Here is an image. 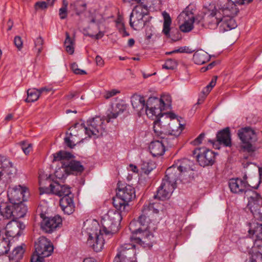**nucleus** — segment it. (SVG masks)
Wrapping results in <instances>:
<instances>
[{
    "mask_svg": "<svg viewBox=\"0 0 262 262\" xmlns=\"http://www.w3.org/2000/svg\"><path fill=\"white\" fill-rule=\"evenodd\" d=\"M121 220V215L118 211L110 210L102 218V229H99V224L97 221H93L86 228V232L89 235L87 244L94 251H101L104 244V236L109 237L117 232Z\"/></svg>",
    "mask_w": 262,
    "mask_h": 262,
    "instance_id": "f257e3e1",
    "label": "nucleus"
},
{
    "mask_svg": "<svg viewBox=\"0 0 262 262\" xmlns=\"http://www.w3.org/2000/svg\"><path fill=\"white\" fill-rule=\"evenodd\" d=\"M230 191L235 194L245 193L248 198L247 208L250 210L254 217L262 221V198L256 192L249 189V185L247 181L240 178H233L228 182Z\"/></svg>",
    "mask_w": 262,
    "mask_h": 262,
    "instance_id": "f03ea898",
    "label": "nucleus"
},
{
    "mask_svg": "<svg viewBox=\"0 0 262 262\" xmlns=\"http://www.w3.org/2000/svg\"><path fill=\"white\" fill-rule=\"evenodd\" d=\"M214 8L220 12L223 18L222 24L220 25V31L225 32L237 27V25L233 18L238 9L236 5L230 0H219Z\"/></svg>",
    "mask_w": 262,
    "mask_h": 262,
    "instance_id": "7ed1b4c3",
    "label": "nucleus"
},
{
    "mask_svg": "<svg viewBox=\"0 0 262 262\" xmlns=\"http://www.w3.org/2000/svg\"><path fill=\"white\" fill-rule=\"evenodd\" d=\"M128 227L132 234L130 238L133 243H137L144 248H150L152 246L154 239L152 233L144 229L138 220H133Z\"/></svg>",
    "mask_w": 262,
    "mask_h": 262,
    "instance_id": "20e7f679",
    "label": "nucleus"
},
{
    "mask_svg": "<svg viewBox=\"0 0 262 262\" xmlns=\"http://www.w3.org/2000/svg\"><path fill=\"white\" fill-rule=\"evenodd\" d=\"M117 189L116 195L113 198V204L117 210L116 211L122 216L121 213L125 212L128 203L135 198V190L133 187L129 185L122 187L118 185Z\"/></svg>",
    "mask_w": 262,
    "mask_h": 262,
    "instance_id": "39448f33",
    "label": "nucleus"
},
{
    "mask_svg": "<svg viewBox=\"0 0 262 262\" xmlns=\"http://www.w3.org/2000/svg\"><path fill=\"white\" fill-rule=\"evenodd\" d=\"M193 163L188 159L178 160L175 164L168 168L165 172L169 179L172 181L180 180L183 181L187 179L190 171L193 170Z\"/></svg>",
    "mask_w": 262,
    "mask_h": 262,
    "instance_id": "423d86ee",
    "label": "nucleus"
},
{
    "mask_svg": "<svg viewBox=\"0 0 262 262\" xmlns=\"http://www.w3.org/2000/svg\"><path fill=\"white\" fill-rule=\"evenodd\" d=\"M160 208V205L157 203H149L148 205L144 206L142 213L138 218V221L141 224L144 229L152 233L157 229L156 222H151L150 217L152 218L151 216L154 213H158Z\"/></svg>",
    "mask_w": 262,
    "mask_h": 262,
    "instance_id": "0eeeda50",
    "label": "nucleus"
},
{
    "mask_svg": "<svg viewBox=\"0 0 262 262\" xmlns=\"http://www.w3.org/2000/svg\"><path fill=\"white\" fill-rule=\"evenodd\" d=\"M148 13L149 10L146 5L139 4L136 6L130 15V26L135 30L142 29L147 21L146 16Z\"/></svg>",
    "mask_w": 262,
    "mask_h": 262,
    "instance_id": "6e6552de",
    "label": "nucleus"
},
{
    "mask_svg": "<svg viewBox=\"0 0 262 262\" xmlns=\"http://www.w3.org/2000/svg\"><path fill=\"white\" fill-rule=\"evenodd\" d=\"M200 15L194 17V14L189 7H186L178 16L177 20L179 28L183 32H189L193 28V24L199 25L201 19Z\"/></svg>",
    "mask_w": 262,
    "mask_h": 262,
    "instance_id": "1a4fd4ad",
    "label": "nucleus"
},
{
    "mask_svg": "<svg viewBox=\"0 0 262 262\" xmlns=\"http://www.w3.org/2000/svg\"><path fill=\"white\" fill-rule=\"evenodd\" d=\"M83 124H81L82 126ZM83 127L85 134L89 137L102 136L105 130L104 120L100 117H96L87 121Z\"/></svg>",
    "mask_w": 262,
    "mask_h": 262,
    "instance_id": "9d476101",
    "label": "nucleus"
},
{
    "mask_svg": "<svg viewBox=\"0 0 262 262\" xmlns=\"http://www.w3.org/2000/svg\"><path fill=\"white\" fill-rule=\"evenodd\" d=\"M238 136L242 142V147L244 151L253 152L255 147L253 143L256 140V135L254 130L250 127L243 128L238 130Z\"/></svg>",
    "mask_w": 262,
    "mask_h": 262,
    "instance_id": "9b49d317",
    "label": "nucleus"
},
{
    "mask_svg": "<svg viewBox=\"0 0 262 262\" xmlns=\"http://www.w3.org/2000/svg\"><path fill=\"white\" fill-rule=\"evenodd\" d=\"M165 105L163 98L159 99L157 97H150L146 103L144 112L149 118L157 120L162 114Z\"/></svg>",
    "mask_w": 262,
    "mask_h": 262,
    "instance_id": "f8f14e48",
    "label": "nucleus"
},
{
    "mask_svg": "<svg viewBox=\"0 0 262 262\" xmlns=\"http://www.w3.org/2000/svg\"><path fill=\"white\" fill-rule=\"evenodd\" d=\"M199 19H201L200 24L202 26L210 29H215L219 24H222L223 18L220 12H217L215 8L211 11L205 14L204 16L200 15Z\"/></svg>",
    "mask_w": 262,
    "mask_h": 262,
    "instance_id": "ddd939ff",
    "label": "nucleus"
},
{
    "mask_svg": "<svg viewBox=\"0 0 262 262\" xmlns=\"http://www.w3.org/2000/svg\"><path fill=\"white\" fill-rule=\"evenodd\" d=\"M160 137L161 140H155L150 142L149 145V149L154 157L160 156L163 155L165 151V146L171 147L173 143H168V140H172V135L157 136Z\"/></svg>",
    "mask_w": 262,
    "mask_h": 262,
    "instance_id": "4468645a",
    "label": "nucleus"
},
{
    "mask_svg": "<svg viewBox=\"0 0 262 262\" xmlns=\"http://www.w3.org/2000/svg\"><path fill=\"white\" fill-rule=\"evenodd\" d=\"M177 181H173L169 179L167 173H166L165 179L163 180L161 186L157 191V194L154 195V198L161 200L168 199L176 187Z\"/></svg>",
    "mask_w": 262,
    "mask_h": 262,
    "instance_id": "2eb2a0df",
    "label": "nucleus"
},
{
    "mask_svg": "<svg viewBox=\"0 0 262 262\" xmlns=\"http://www.w3.org/2000/svg\"><path fill=\"white\" fill-rule=\"evenodd\" d=\"M169 121V118L163 114L154 121V130L156 136L167 137L168 135H172L171 133L172 130Z\"/></svg>",
    "mask_w": 262,
    "mask_h": 262,
    "instance_id": "dca6fc26",
    "label": "nucleus"
},
{
    "mask_svg": "<svg viewBox=\"0 0 262 262\" xmlns=\"http://www.w3.org/2000/svg\"><path fill=\"white\" fill-rule=\"evenodd\" d=\"M50 189L48 188L40 187V194L48 193L51 191L53 193L60 197L73 195L71 191V188L67 185L60 184L55 182L50 184Z\"/></svg>",
    "mask_w": 262,
    "mask_h": 262,
    "instance_id": "f3484780",
    "label": "nucleus"
},
{
    "mask_svg": "<svg viewBox=\"0 0 262 262\" xmlns=\"http://www.w3.org/2000/svg\"><path fill=\"white\" fill-rule=\"evenodd\" d=\"M54 161H61V166L56 170L55 175L59 179L63 180L66 178L69 174L66 165H62L64 160H70L72 155L70 152L60 150L53 155Z\"/></svg>",
    "mask_w": 262,
    "mask_h": 262,
    "instance_id": "a211bd4d",
    "label": "nucleus"
},
{
    "mask_svg": "<svg viewBox=\"0 0 262 262\" xmlns=\"http://www.w3.org/2000/svg\"><path fill=\"white\" fill-rule=\"evenodd\" d=\"M34 247L36 253L44 256L51 255L54 249L51 241L45 236H40L37 239Z\"/></svg>",
    "mask_w": 262,
    "mask_h": 262,
    "instance_id": "6ab92c4d",
    "label": "nucleus"
},
{
    "mask_svg": "<svg viewBox=\"0 0 262 262\" xmlns=\"http://www.w3.org/2000/svg\"><path fill=\"white\" fill-rule=\"evenodd\" d=\"M135 244H125L121 246L117 254L114 258L113 262H136L135 260H130V254L134 253Z\"/></svg>",
    "mask_w": 262,
    "mask_h": 262,
    "instance_id": "aec40b11",
    "label": "nucleus"
},
{
    "mask_svg": "<svg viewBox=\"0 0 262 262\" xmlns=\"http://www.w3.org/2000/svg\"><path fill=\"white\" fill-rule=\"evenodd\" d=\"M27 188L20 185L9 188L8 190L7 195L10 202L11 204H16L23 202L26 200L25 193Z\"/></svg>",
    "mask_w": 262,
    "mask_h": 262,
    "instance_id": "412c9836",
    "label": "nucleus"
},
{
    "mask_svg": "<svg viewBox=\"0 0 262 262\" xmlns=\"http://www.w3.org/2000/svg\"><path fill=\"white\" fill-rule=\"evenodd\" d=\"M61 224L62 219L59 215H57L53 217L43 219L41 222V227L45 232L52 233L57 228L60 227Z\"/></svg>",
    "mask_w": 262,
    "mask_h": 262,
    "instance_id": "4be33fe9",
    "label": "nucleus"
},
{
    "mask_svg": "<svg viewBox=\"0 0 262 262\" xmlns=\"http://www.w3.org/2000/svg\"><path fill=\"white\" fill-rule=\"evenodd\" d=\"M25 228V225L23 223L11 220L7 223L5 227L6 235L12 237L20 236Z\"/></svg>",
    "mask_w": 262,
    "mask_h": 262,
    "instance_id": "5701e85b",
    "label": "nucleus"
},
{
    "mask_svg": "<svg viewBox=\"0 0 262 262\" xmlns=\"http://www.w3.org/2000/svg\"><path fill=\"white\" fill-rule=\"evenodd\" d=\"M202 150L196 156L199 164L203 167L212 165L214 162L215 153L206 148H202Z\"/></svg>",
    "mask_w": 262,
    "mask_h": 262,
    "instance_id": "b1692460",
    "label": "nucleus"
},
{
    "mask_svg": "<svg viewBox=\"0 0 262 262\" xmlns=\"http://www.w3.org/2000/svg\"><path fill=\"white\" fill-rule=\"evenodd\" d=\"M126 109V105L122 103H117L112 106L107 111L105 120L107 123L112 119H116Z\"/></svg>",
    "mask_w": 262,
    "mask_h": 262,
    "instance_id": "393cba45",
    "label": "nucleus"
},
{
    "mask_svg": "<svg viewBox=\"0 0 262 262\" xmlns=\"http://www.w3.org/2000/svg\"><path fill=\"white\" fill-rule=\"evenodd\" d=\"M74 195L62 197L60 200V206L65 214L68 215L73 213L75 210V204L73 201Z\"/></svg>",
    "mask_w": 262,
    "mask_h": 262,
    "instance_id": "a878e982",
    "label": "nucleus"
},
{
    "mask_svg": "<svg viewBox=\"0 0 262 262\" xmlns=\"http://www.w3.org/2000/svg\"><path fill=\"white\" fill-rule=\"evenodd\" d=\"M131 103L133 108L139 115L144 113L146 103L144 97L138 95H134L131 98Z\"/></svg>",
    "mask_w": 262,
    "mask_h": 262,
    "instance_id": "bb28decb",
    "label": "nucleus"
},
{
    "mask_svg": "<svg viewBox=\"0 0 262 262\" xmlns=\"http://www.w3.org/2000/svg\"><path fill=\"white\" fill-rule=\"evenodd\" d=\"M216 141L225 146H231V139L229 127H227L217 132Z\"/></svg>",
    "mask_w": 262,
    "mask_h": 262,
    "instance_id": "cd10ccee",
    "label": "nucleus"
},
{
    "mask_svg": "<svg viewBox=\"0 0 262 262\" xmlns=\"http://www.w3.org/2000/svg\"><path fill=\"white\" fill-rule=\"evenodd\" d=\"M249 236L252 240L262 238V224L252 222L249 224Z\"/></svg>",
    "mask_w": 262,
    "mask_h": 262,
    "instance_id": "c85d7f7f",
    "label": "nucleus"
},
{
    "mask_svg": "<svg viewBox=\"0 0 262 262\" xmlns=\"http://www.w3.org/2000/svg\"><path fill=\"white\" fill-rule=\"evenodd\" d=\"M62 165H66L69 174L81 173L84 170L83 166L79 161H69V160H65L64 163H62Z\"/></svg>",
    "mask_w": 262,
    "mask_h": 262,
    "instance_id": "c756f323",
    "label": "nucleus"
},
{
    "mask_svg": "<svg viewBox=\"0 0 262 262\" xmlns=\"http://www.w3.org/2000/svg\"><path fill=\"white\" fill-rule=\"evenodd\" d=\"M162 15L164 18V23H163V28L162 30V32L169 38H171L173 41H177L180 39V37H178L176 39L173 38L170 34V25L171 24V19L169 15V14L164 11L162 13Z\"/></svg>",
    "mask_w": 262,
    "mask_h": 262,
    "instance_id": "7c9ffc66",
    "label": "nucleus"
},
{
    "mask_svg": "<svg viewBox=\"0 0 262 262\" xmlns=\"http://www.w3.org/2000/svg\"><path fill=\"white\" fill-rule=\"evenodd\" d=\"M210 59L207 53L203 50H199L194 53L193 60L195 64H203L208 61Z\"/></svg>",
    "mask_w": 262,
    "mask_h": 262,
    "instance_id": "2f4dec72",
    "label": "nucleus"
},
{
    "mask_svg": "<svg viewBox=\"0 0 262 262\" xmlns=\"http://www.w3.org/2000/svg\"><path fill=\"white\" fill-rule=\"evenodd\" d=\"M253 240L249 236L239 241V247L241 250L244 252L252 253V247L253 245Z\"/></svg>",
    "mask_w": 262,
    "mask_h": 262,
    "instance_id": "473e14b6",
    "label": "nucleus"
},
{
    "mask_svg": "<svg viewBox=\"0 0 262 262\" xmlns=\"http://www.w3.org/2000/svg\"><path fill=\"white\" fill-rule=\"evenodd\" d=\"M14 207L13 214L15 220L24 217L27 212L26 206L21 203L12 204Z\"/></svg>",
    "mask_w": 262,
    "mask_h": 262,
    "instance_id": "72a5a7b5",
    "label": "nucleus"
},
{
    "mask_svg": "<svg viewBox=\"0 0 262 262\" xmlns=\"http://www.w3.org/2000/svg\"><path fill=\"white\" fill-rule=\"evenodd\" d=\"M14 207L11 204L7 205L5 207L1 210L0 209V221L3 218L4 220H15L13 214Z\"/></svg>",
    "mask_w": 262,
    "mask_h": 262,
    "instance_id": "f704fd0d",
    "label": "nucleus"
},
{
    "mask_svg": "<svg viewBox=\"0 0 262 262\" xmlns=\"http://www.w3.org/2000/svg\"><path fill=\"white\" fill-rule=\"evenodd\" d=\"M40 96L38 89H30L27 91V98L25 101L27 102H33L38 100Z\"/></svg>",
    "mask_w": 262,
    "mask_h": 262,
    "instance_id": "c9c22d12",
    "label": "nucleus"
},
{
    "mask_svg": "<svg viewBox=\"0 0 262 262\" xmlns=\"http://www.w3.org/2000/svg\"><path fill=\"white\" fill-rule=\"evenodd\" d=\"M70 7L76 11L77 15H79L86 9V4L82 1H77L71 4Z\"/></svg>",
    "mask_w": 262,
    "mask_h": 262,
    "instance_id": "e433bc0d",
    "label": "nucleus"
},
{
    "mask_svg": "<svg viewBox=\"0 0 262 262\" xmlns=\"http://www.w3.org/2000/svg\"><path fill=\"white\" fill-rule=\"evenodd\" d=\"M66 38L64 41V47L66 48V51L70 54H72L74 53V40L72 39L69 34L68 32L66 33Z\"/></svg>",
    "mask_w": 262,
    "mask_h": 262,
    "instance_id": "4c0bfd02",
    "label": "nucleus"
},
{
    "mask_svg": "<svg viewBox=\"0 0 262 262\" xmlns=\"http://www.w3.org/2000/svg\"><path fill=\"white\" fill-rule=\"evenodd\" d=\"M155 168V163L152 161L144 162L141 165L142 171L147 174L149 173Z\"/></svg>",
    "mask_w": 262,
    "mask_h": 262,
    "instance_id": "58836bf2",
    "label": "nucleus"
},
{
    "mask_svg": "<svg viewBox=\"0 0 262 262\" xmlns=\"http://www.w3.org/2000/svg\"><path fill=\"white\" fill-rule=\"evenodd\" d=\"M10 249L9 241L5 238L0 239V255L7 253Z\"/></svg>",
    "mask_w": 262,
    "mask_h": 262,
    "instance_id": "ea45409f",
    "label": "nucleus"
},
{
    "mask_svg": "<svg viewBox=\"0 0 262 262\" xmlns=\"http://www.w3.org/2000/svg\"><path fill=\"white\" fill-rule=\"evenodd\" d=\"M1 171L3 172V175L6 174L11 177V176H13L16 173V168L10 161V164L5 165L2 169Z\"/></svg>",
    "mask_w": 262,
    "mask_h": 262,
    "instance_id": "a19ab883",
    "label": "nucleus"
},
{
    "mask_svg": "<svg viewBox=\"0 0 262 262\" xmlns=\"http://www.w3.org/2000/svg\"><path fill=\"white\" fill-rule=\"evenodd\" d=\"M25 250L22 246H17L12 252V256L13 258L15 259H19L23 256Z\"/></svg>",
    "mask_w": 262,
    "mask_h": 262,
    "instance_id": "79ce46f5",
    "label": "nucleus"
},
{
    "mask_svg": "<svg viewBox=\"0 0 262 262\" xmlns=\"http://www.w3.org/2000/svg\"><path fill=\"white\" fill-rule=\"evenodd\" d=\"M252 252L262 254V238L253 241Z\"/></svg>",
    "mask_w": 262,
    "mask_h": 262,
    "instance_id": "37998d69",
    "label": "nucleus"
},
{
    "mask_svg": "<svg viewBox=\"0 0 262 262\" xmlns=\"http://www.w3.org/2000/svg\"><path fill=\"white\" fill-rule=\"evenodd\" d=\"M43 42V39L41 36L37 37L34 40V47L37 51V55H38L42 50Z\"/></svg>",
    "mask_w": 262,
    "mask_h": 262,
    "instance_id": "c03bdc74",
    "label": "nucleus"
},
{
    "mask_svg": "<svg viewBox=\"0 0 262 262\" xmlns=\"http://www.w3.org/2000/svg\"><path fill=\"white\" fill-rule=\"evenodd\" d=\"M177 66V62L176 60L172 59H167L165 63L162 65L163 69L167 70H173Z\"/></svg>",
    "mask_w": 262,
    "mask_h": 262,
    "instance_id": "a18cd8bd",
    "label": "nucleus"
},
{
    "mask_svg": "<svg viewBox=\"0 0 262 262\" xmlns=\"http://www.w3.org/2000/svg\"><path fill=\"white\" fill-rule=\"evenodd\" d=\"M46 257L44 255L38 254L35 251L31 256V262H45V258Z\"/></svg>",
    "mask_w": 262,
    "mask_h": 262,
    "instance_id": "49530a36",
    "label": "nucleus"
},
{
    "mask_svg": "<svg viewBox=\"0 0 262 262\" xmlns=\"http://www.w3.org/2000/svg\"><path fill=\"white\" fill-rule=\"evenodd\" d=\"M249 255V262H262V254L252 252Z\"/></svg>",
    "mask_w": 262,
    "mask_h": 262,
    "instance_id": "de8ad7c7",
    "label": "nucleus"
},
{
    "mask_svg": "<svg viewBox=\"0 0 262 262\" xmlns=\"http://www.w3.org/2000/svg\"><path fill=\"white\" fill-rule=\"evenodd\" d=\"M71 68L73 72L76 74L83 75L86 74V72L85 71L80 70L78 68V65L76 63H72Z\"/></svg>",
    "mask_w": 262,
    "mask_h": 262,
    "instance_id": "09e8293b",
    "label": "nucleus"
},
{
    "mask_svg": "<svg viewBox=\"0 0 262 262\" xmlns=\"http://www.w3.org/2000/svg\"><path fill=\"white\" fill-rule=\"evenodd\" d=\"M216 79L217 77H215L211 80L209 84L205 87L206 92L203 91L204 93L207 95L211 91L212 88H213L215 85Z\"/></svg>",
    "mask_w": 262,
    "mask_h": 262,
    "instance_id": "8fccbe9b",
    "label": "nucleus"
},
{
    "mask_svg": "<svg viewBox=\"0 0 262 262\" xmlns=\"http://www.w3.org/2000/svg\"><path fill=\"white\" fill-rule=\"evenodd\" d=\"M14 43L17 48L20 50L23 47V41L21 37L19 36H15L14 39Z\"/></svg>",
    "mask_w": 262,
    "mask_h": 262,
    "instance_id": "3c124183",
    "label": "nucleus"
},
{
    "mask_svg": "<svg viewBox=\"0 0 262 262\" xmlns=\"http://www.w3.org/2000/svg\"><path fill=\"white\" fill-rule=\"evenodd\" d=\"M119 93L120 92L119 91H117V90H112L111 91L106 92L104 95V97L105 99H107Z\"/></svg>",
    "mask_w": 262,
    "mask_h": 262,
    "instance_id": "603ef678",
    "label": "nucleus"
},
{
    "mask_svg": "<svg viewBox=\"0 0 262 262\" xmlns=\"http://www.w3.org/2000/svg\"><path fill=\"white\" fill-rule=\"evenodd\" d=\"M59 15L61 19L66 18L68 15L67 9L60 8L59 10Z\"/></svg>",
    "mask_w": 262,
    "mask_h": 262,
    "instance_id": "864d4df0",
    "label": "nucleus"
},
{
    "mask_svg": "<svg viewBox=\"0 0 262 262\" xmlns=\"http://www.w3.org/2000/svg\"><path fill=\"white\" fill-rule=\"evenodd\" d=\"M48 7V5L45 2H38L35 5V8L36 10L38 9H45Z\"/></svg>",
    "mask_w": 262,
    "mask_h": 262,
    "instance_id": "5fc2aeb1",
    "label": "nucleus"
},
{
    "mask_svg": "<svg viewBox=\"0 0 262 262\" xmlns=\"http://www.w3.org/2000/svg\"><path fill=\"white\" fill-rule=\"evenodd\" d=\"M205 134L201 133L194 141L193 144L194 145L200 144L202 143V140L204 139L205 137Z\"/></svg>",
    "mask_w": 262,
    "mask_h": 262,
    "instance_id": "6e6d98bb",
    "label": "nucleus"
},
{
    "mask_svg": "<svg viewBox=\"0 0 262 262\" xmlns=\"http://www.w3.org/2000/svg\"><path fill=\"white\" fill-rule=\"evenodd\" d=\"M32 150V145L31 143H28V144L27 145V147L23 148V151L26 155L29 154Z\"/></svg>",
    "mask_w": 262,
    "mask_h": 262,
    "instance_id": "4d7b16f0",
    "label": "nucleus"
},
{
    "mask_svg": "<svg viewBox=\"0 0 262 262\" xmlns=\"http://www.w3.org/2000/svg\"><path fill=\"white\" fill-rule=\"evenodd\" d=\"M96 62L97 65L99 66H102L104 64V61L102 57L99 55H97L95 58Z\"/></svg>",
    "mask_w": 262,
    "mask_h": 262,
    "instance_id": "13d9d810",
    "label": "nucleus"
},
{
    "mask_svg": "<svg viewBox=\"0 0 262 262\" xmlns=\"http://www.w3.org/2000/svg\"><path fill=\"white\" fill-rule=\"evenodd\" d=\"M64 142L66 144V145L70 148H73L75 145V144L72 143V141L70 139L69 137H66L64 138Z\"/></svg>",
    "mask_w": 262,
    "mask_h": 262,
    "instance_id": "bf43d9fd",
    "label": "nucleus"
},
{
    "mask_svg": "<svg viewBox=\"0 0 262 262\" xmlns=\"http://www.w3.org/2000/svg\"><path fill=\"white\" fill-rule=\"evenodd\" d=\"M163 114L165 117H168V118H169V121H170L171 119H174L176 118V114L170 112L168 113H164Z\"/></svg>",
    "mask_w": 262,
    "mask_h": 262,
    "instance_id": "052dcab7",
    "label": "nucleus"
},
{
    "mask_svg": "<svg viewBox=\"0 0 262 262\" xmlns=\"http://www.w3.org/2000/svg\"><path fill=\"white\" fill-rule=\"evenodd\" d=\"M119 31L120 32L122 31L123 36H128L129 34L125 31L124 26L123 24H121Z\"/></svg>",
    "mask_w": 262,
    "mask_h": 262,
    "instance_id": "680f3d73",
    "label": "nucleus"
},
{
    "mask_svg": "<svg viewBox=\"0 0 262 262\" xmlns=\"http://www.w3.org/2000/svg\"><path fill=\"white\" fill-rule=\"evenodd\" d=\"M38 91L39 92V94L40 95L41 93H42L43 92H49L51 91V89H48L46 87H44V88H42L40 89H38Z\"/></svg>",
    "mask_w": 262,
    "mask_h": 262,
    "instance_id": "e2e57ef3",
    "label": "nucleus"
},
{
    "mask_svg": "<svg viewBox=\"0 0 262 262\" xmlns=\"http://www.w3.org/2000/svg\"><path fill=\"white\" fill-rule=\"evenodd\" d=\"M78 94L77 92H71L69 95L68 96V98L69 99H72L74 98L75 96H76Z\"/></svg>",
    "mask_w": 262,
    "mask_h": 262,
    "instance_id": "0e129e2a",
    "label": "nucleus"
},
{
    "mask_svg": "<svg viewBox=\"0 0 262 262\" xmlns=\"http://www.w3.org/2000/svg\"><path fill=\"white\" fill-rule=\"evenodd\" d=\"M172 140H168V143H173V144L172 145V146H174L177 143V137L175 136H172Z\"/></svg>",
    "mask_w": 262,
    "mask_h": 262,
    "instance_id": "69168bd1",
    "label": "nucleus"
},
{
    "mask_svg": "<svg viewBox=\"0 0 262 262\" xmlns=\"http://www.w3.org/2000/svg\"><path fill=\"white\" fill-rule=\"evenodd\" d=\"M86 35H88L89 36H90L91 37H95L96 39H99V38H101L102 36V34H101L100 33H98V34H96V35H91V34H86Z\"/></svg>",
    "mask_w": 262,
    "mask_h": 262,
    "instance_id": "338daca9",
    "label": "nucleus"
},
{
    "mask_svg": "<svg viewBox=\"0 0 262 262\" xmlns=\"http://www.w3.org/2000/svg\"><path fill=\"white\" fill-rule=\"evenodd\" d=\"M129 166L130 168H132V170L133 172L138 173V168L136 166L134 165L133 164H130Z\"/></svg>",
    "mask_w": 262,
    "mask_h": 262,
    "instance_id": "774afa93",
    "label": "nucleus"
}]
</instances>
